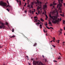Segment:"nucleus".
<instances>
[{"mask_svg":"<svg viewBox=\"0 0 65 65\" xmlns=\"http://www.w3.org/2000/svg\"><path fill=\"white\" fill-rule=\"evenodd\" d=\"M49 16L51 19H52L53 20H52V23L56 24V23L59 22V19H58L57 20V18L56 16H52L51 14H49Z\"/></svg>","mask_w":65,"mask_h":65,"instance_id":"nucleus-1","label":"nucleus"},{"mask_svg":"<svg viewBox=\"0 0 65 65\" xmlns=\"http://www.w3.org/2000/svg\"><path fill=\"white\" fill-rule=\"evenodd\" d=\"M0 24H1V26L0 25V28H1V29L2 28L4 29V28L5 27V26L4 25V23H3L1 21H0Z\"/></svg>","mask_w":65,"mask_h":65,"instance_id":"nucleus-2","label":"nucleus"},{"mask_svg":"<svg viewBox=\"0 0 65 65\" xmlns=\"http://www.w3.org/2000/svg\"><path fill=\"white\" fill-rule=\"evenodd\" d=\"M2 5V6H6L7 4L5 3H3V2H0V5Z\"/></svg>","mask_w":65,"mask_h":65,"instance_id":"nucleus-3","label":"nucleus"},{"mask_svg":"<svg viewBox=\"0 0 65 65\" xmlns=\"http://www.w3.org/2000/svg\"><path fill=\"white\" fill-rule=\"evenodd\" d=\"M38 3V5H39V4H42L40 2H39V0H37V3H36V4H37Z\"/></svg>","mask_w":65,"mask_h":65,"instance_id":"nucleus-4","label":"nucleus"},{"mask_svg":"<svg viewBox=\"0 0 65 65\" xmlns=\"http://www.w3.org/2000/svg\"><path fill=\"white\" fill-rule=\"evenodd\" d=\"M56 4L55 3V2H53V4H51L50 5V6H53V5H56Z\"/></svg>","mask_w":65,"mask_h":65,"instance_id":"nucleus-5","label":"nucleus"},{"mask_svg":"<svg viewBox=\"0 0 65 65\" xmlns=\"http://www.w3.org/2000/svg\"><path fill=\"white\" fill-rule=\"evenodd\" d=\"M9 7V9H11H11L12 7H11V6H10L9 4L8 5H7L6 7V8H7V7Z\"/></svg>","mask_w":65,"mask_h":65,"instance_id":"nucleus-6","label":"nucleus"},{"mask_svg":"<svg viewBox=\"0 0 65 65\" xmlns=\"http://www.w3.org/2000/svg\"><path fill=\"white\" fill-rule=\"evenodd\" d=\"M58 2H59V6L60 7H61L62 6V5L61 4V3L60 2V1L59 0Z\"/></svg>","mask_w":65,"mask_h":65,"instance_id":"nucleus-7","label":"nucleus"},{"mask_svg":"<svg viewBox=\"0 0 65 65\" xmlns=\"http://www.w3.org/2000/svg\"><path fill=\"white\" fill-rule=\"evenodd\" d=\"M41 23V22L40 23V22H38L37 23H36V25H37V26H38L39 25V24H40Z\"/></svg>","mask_w":65,"mask_h":65,"instance_id":"nucleus-8","label":"nucleus"},{"mask_svg":"<svg viewBox=\"0 0 65 65\" xmlns=\"http://www.w3.org/2000/svg\"><path fill=\"white\" fill-rule=\"evenodd\" d=\"M59 36H60L61 35V34H62V31H59Z\"/></svg>","mask_w":65,"mask_h":65,"instance_id":"nucleus-9","label":"nucleus"},{"mask_svg":"<svg viewBox=\"0 0 65 65\" xmlns=\"http://www.w3.org/2000/svg\"><path fill=\"white\" fill-rule=\"evenodd\" d=\"M19 5L20 6H21L22 5L21 2V1H20V0H19Z\"/></svg>","mask_w":65,"mask_h":65,"instance_id":"nucleus-10","label":"nucleus"},{"mask_svg":"<svg viewBox=\"0 0 65 65\" xmlns=\"http://www.w3.org/2000/svg\"><path fill=\"white\" fill-rule=\"evenodd\" d=\"M41 7H39V6H38V7L37 9H38V10L39 9H41Z\"/></svg>","mask_w":65,"mask_h":65,"instance_id":"nucleus-11","label":"nucleus"},{"mask_svg":"<svg viewBox=\"0 0 65 65\" xmlns=\"http://www.w3.org/2000/svg\"><path fill=\"white\" fill-rule=\"evenodd\" d=\"M55 38L54 37L53 38V42H55Z\"/></svg>","mask_w":65,"mask_h":65,"instance_id":"nucleus-12","label":"nucleus"},{"mask_svg":"<svg viewBox=\"0 0 65 65\" xmlns=\"http://www.w3.org/2000/svg\"><path fill=\"white\" fill-rule=\"evenodd\" d=\"M41 21L43 22L44 21V20L42 18H41Z\"/></svg>","mask_w":65,"mask_h":65,"instance_id":"nucleus-13","label":"nucleus"},{"mask_svg":"<svg viewBox=\"0 0 65 65\" xmlns=\"http://www.w3.org/2000/svg\"><path fill=\"white\" fill-rule=\"evenodd\" d=\"M63 46H65V42H63Z\"/></svg>","mask_w":65,"mask_h":65,"instance_id":"nucleus-14","label":"nucleus"},{"mask_svg":"<svg viewBox=\"0 0 65 65\" xmlns=\"http://www.w3.org/2000/svg\"><path fill=\"white\" fill-rule=\"evenodd\" d=\"M37 45V43H35L33 45V46H36Z\"/></svg>","mask_w":65,"mask_h":65,"instance_id":"nucleus-15","label":"nucleus"},{"mask_svg":"<svg viewBox=\"0 0 65 65\" xmlns=\"http://www.w3.org/2000/svg\"><path fill=\"white\" fill-rule=\"evenodd\" d=\"M40 28H42V24H40Z\"/></svg>","mask_w":65,"mask_h":65,"instance_id":"nucleus-16","label":"nucleus"},{"mask_svg":"<svg viewBox=\"0 0 65 65\" xmlns=\"http://www.w3.org/2000/svg\"><path fill=\"white\" fill-rule=\"evenodd\" d=\"M15 36L14 35H13L12 37H11L10 38H14V37H15Z\"/></svg>","mask_w":65,"mask_h":65,"instance_id":"nucleus-17","label":"nucleus"},{"mask_svg":"<svg viewBox=\"0 0 65 65\" xmlns=\"http://www.w3.org/2000/svg\"><path fill=\"white\" fill-rule=\"evenodd\" d=\"M44 8H47V6L46 5H44Z\"/></svg>","mask_w":65,"mask_h":65,"instance_id":"nucleus-18","label":"nucleus"},{"mask_svg":"<svg viewBox=\"0 0 65 65\" xmlns=\"http://www.w3.org/2000/svg\"><path fill=\"white\" fill-rule=\"evenodd\" d=\"M59 41H60V40H57V42L58 43H59Z\"/></svg>","mask_w":65,"mask_h":65,"instance_id":"nucleus-19","label":"nucleus"},{"mask_svg":"<svg viewBox=\"0 0 65 65\" xmlns=\"http://www.w3.org/2000/svg\"><path fill=\"white\" fill-rule=\"evenodd\" d=\"M14 28H12V32H14Z\"/></svg>","mask_w":65,"mask_h":65,"instance_id":"nucleus-20","label":"nucleus"},{"mask_svg":"<svg viewBox=\"0 0 65 65\" xmlns=\"http://www.w3.org/2000/svg\"><path fill=\"white\" fill-rule=\"evenodd\" d=\"M60 12L61 13H62V11L61 9H60Z\"/></svg>","mask_w":65,"mask_h":65,"instance_id":"nucleus-21","label":"nucleus"},{"mask_svg":"<svg viewBox=\"0 0 65 65\" xmlns=\"http://www.w3.org/2000/svg\"><path fill=\"white\" fill-rule=\"evenodd\" d=\"M49 23L50 24H51L52 22L50 21H49Z\"/></svg>","mask_w":65,"mask_h":65,"instance_id":"nucleus-22","label":"nucleus"},{"mask_svg":"<svg viewBox=\"0 0 65 65\" xmlns=\"http://www.w3.org/2000/svg\"><path fill=\"white\" fill-rule=\"evenodd\" d=\"M46 27L47 28H48V29H50V27H47V26H46Z\"/></svg>","mask_w":65,"mask_h":65,"instance_id":"nucleus-23","label":"nucleus"},{"mask_svg":"<svg viewBox=\"0 0 65 65\" xmlns=\"http://www.w3.org/2000/svg\"><path fill=\"white\" fill-rule=\"evenodd\" d=\"M31 4H32V5H34V2H32V3H31Z\"/></svg>","mask_w":65,"mask_h":65,"instance_id":"nucleus-24","label":"nucleus"},{"mask_svg":"<svg viewBox=\"0 0 65 65\" xmlns=\"http://www.w3.org/2000/svg\"><path fill=\"white\" fill-rule=\"evenodd\" d=\"M33 5L32 4V5H31V8H33Z\"/></svg>","mask_w":65,"mask_h":65,"instance_id":"nucleus-25","label":"nucleus"},{"mask_svg":"<svg viewBox=\"0 0 65 65\" xmlns=\"http://www.w3.org/2000/svg\"><path fill=\"white\" fill-rule=\"evenodd\" d=\"M63 24H65V21H64V20H63Z\"/></svg>","mask_w":65,"mask_h":65,"instance_id":"nucleus-26","label":"nucleus"},{"mask_svg":"<svg viewBox=\"0 0 65 65\" xmlns=\"http://www.w3.org/2000/svg\"><path fill=\"white\" fill-rule=\"evenodd\" d=\"M6 10H7V11H8V12H9L10 10H9L8 9H7Z\"/></svg>","mask_w":65,"mask_h":65,"instance_id":"nucleus-27","label":"nucleus"},{"mask_svg":"<svg viewBox=\"0 0 65 65\" xmlns=\"http://www.w3.org/2000/svg\"><path fill=\"white\" fill-rule=\"evenodd\" d=\"M45 16H46V18H48V17L47 16V15H45Z\"/></svg>","mask_w":65,"mask_h":65,"instance_id":"nucleus-28","label":"nucleus"},{"mask_svg":"<svg viewBox=\"0 0 65 65\" xmlns=\"http://www.w3.org/2000/svg\"><path fill=\"white\" fill-rule=\"evenodd\" d=\"M45 25L46 26H47V23H46V24L45 23Z\"/></svg>","mask_w":65,"mask_h":65,"instance_id":"nucleus-29","label":"nucleus"},{"mask_svg":"<svg viewBox=\"0 0 65 65\" xmlns=\"http://www.w3.org/2000/svg\"><path fill=\"white\" fill-rule=\"evenodd\" d=\"M6 25H8V22H6Z\"/></svg>","mask_w":65,"mask_h":65,"instance_id":"nucleus-30","label":"nucleus"},{"mask_svg":"<svg viewBox=\"0 0 65 65\" xmlns=\"http://www.w3.org/2000/svg\"><path fill=\"white\" fill-rule=\"evenodd\" d=\"M45 59V61L46 62V61H47V59Z\"/></svg>","mask_w":65,"mask_h":65,"instance_id":"nucleus-31","label":"nucleus"},{"mask_svg":"<svg viewBox=\"0 0 65 65\" xmlns=\"http://www.w3.org/2000/svg\"><path fill=\"white\" fill-rule=\"evenodd\" d=\"M60 6L59 4L57 5V7H59V6Z\"/></svg>","mask_w":65,"mask_h":65,"instance_id":"nucleus-32","label":"nucleus"},{"mask_svg":"<svg viewBox=\"0 0 65 65\" xmlns=\"http://www.w3.org/2000/svg\"><path fill=\"white\" fill-rule=\"evenodd\" d=\"M35 21H37L38 19H35Z\"/></svg>","mask_w":65,"mask_h":65,"instance_id":"nucleus-33","label":"nucleus"},{"mask_svg":"<svg viewBox=\"0 0 65 65\" xmlns=\"http://www.w3.org/2000/svg\"><path fill=\"white\" fill-rule=\"evenodd\" d=\"M2 47H3V46H0V49L2 48Z\"/></svg>","mask_w":65,"mask_h":65,"instance_id":"nucleus-34","label":"nucleus"},{"mask_svg":"<svg viewBox=\"0 0 65 65\" xmlns=\"http://www.w3.org/2000/svg\"><path fill=\"white\" fill-rule=\"evenodd\" d=\"M29 1H27V4L28 5H29Z\"/></svg>","mask_w":65,"mask_h":65,"instance_id":"nucleus-35","label":"nucleus"},{"mask_svg":"<svg viewBox=\"0 0 65 65\" xmlns=\"http://www.w3.org/2000/svg\"><path fill=\"white\" fill-rule=\"evenodd\" d=\"M27 5V3H25V5L24 6V7H25L26 5Z\"/></svg>","mask_w":65,"mask_h":65,"instance_id":"nucleus-36","label":"nucleus"},{"mask_svg":"<svg viewBox=\"0 0 65 65\" xmlns=\"http://www.w3.org/2000/svg\"><path fill=\"white\" fill-rule=\"evenodd\" d=\"M43 31L44 32H46L47 31H45V30L44 29H43Z\"/></svg>","mask_w":65,"mask_h":65,"instance_id":"nucleus-37","label":"nucleus"},{"mask_svg":"<svg viewBox=\"0 0 65 65\" xmlns=\"http://www.w3.org/2000/svg\"><path fill=\"white\" fill-rule=\"evenodd\" d=\"M40 12V11H38V14H39Z\"/></svg>","mask_w":65,"mask_h":65,"instance_id":"nucleus-38","label":"nucleus"},{"mask_svg":"<svg viewBox=\"0 0 65 65\" xmlns=\"http://www.w3.org/2000/svg\"><path fill=\"white\" fill-rule=\"evenodd\" d=\"M50 28H52V29H54L53 27H50Z\"/></svg>","mask_w":65,"mask_h":65,"instance_id":"nucleus-39","label":"nucleus"},{"mask_svg":"<svg viewBox=\"0 0 65 65\" xmlns=\"http://www.w3.org/2000/svg\"><path fill=\"white\" fill-rule=\"evenodd\" d=\"M34 18L35 19H36L37 18V17H34Z\"/></svg>","mask_w":65,"mask_h":65,"instance_id":"nucleus-40","label":"nucleus"},{"mask_svg":"<svg viewBox=\"0 0 65 65\" xmlns=\"http://www.w3.org/2000/svg\"><path fill=\"white\" fill-rule=\"evenodd\" d=\"M30 13H32V11H31V10H30Z\"/></svg>","mask_w":65,"mask_h":65,"instance_id":"nucleus-41","label":"nucleus"},{"mask_svg":"<svg viewBox=\"0 0 65 65\" xmlns=\"http://www.w3.org/2000/svg\"><path fill=\"white\" fill-rule=\"evenodd\" d=\"M36 14H37V15H39V14H38V13H37V12H36Z\"/></svg>","mask_w":65,"mask_h":65,"instance_id":"nucleus-42","label":"nucleus"},{"mask_svg":"<svg viewBox=\"0 0 65 65\" xmlns=\"http://www.w3.org/2000/svg\"><path fill=\"white\" fill-rule=\"evenodd\" d=\"M32 11V14H34V12L33 11Z\"/></svg>","mask_w":65,"mask_h":65,"instance_id":"nucleus-43","label":"nucleus"},{"mask_svg":"<svg viewBox=\"0 0 65 65\" xmlns=\"http://www.w3.org/2000/svg\"><path fill=\"white\" fill-rule=\"evenodd\" d=\"M60 58H61L60 56H59V58H58V59H60Z\"/></svg>","mask_w":65,"mask_h":65,"instance_id":"nucleus-44","label":"nucleus"},{"mask_svg":"<svg viewBox=\"0 0 65 65\" xmlns=\"http://www.w3.org/2000/svg\"><path fill=\"white\" fill-rule=\"evenodd\" d=\"M60 15L61 16H64L63 15H62L61 14H60Z\"/></svg>","mask_w":65,"mask_h":65,"instance_id":"nucleus-45","label":"nucleus"},{"mask_svg":"<svg viewBox=\"0 0 65 65\" xmlns=\"http://www.w3.org/2000/svg\"><path fill=\"white\" fill-rule=\"evenodd\" d=\"M54 47V48L55 47V46H54V45H52Z\"/></svg>","mask_w":65,"mask_h":65,"instance_id":"nucleus-46","label":"nucleus"},{"mask_svg":"<svg viewBox=\"0 0 65 65\" xmlns=\"http://www.w3.org/2000/svg\"><path fill=\"white\" fill-rule=\"evenodd\" d=\"M7 2L8 3V4L9 5V3L8 1H7Z\"/></svg>","mask_w":65,"mask_h":65,"instance_id":"nucleus-47","label":"nucleus"},{"mask_svg":"<svg viewBox=\"0 0 65 65\" xmlns=\"http://www.w3.org/2000/svg\"><path fill=\"white\" fill-rule=\"evenodd\" d=\"M27 11H26V10H25V12L26 13H27Z\"/></svg>","mask_w":65,"mask_h":65,"instance_id":"nucleus-48","label":"nucleus"},{"mask_svg":"<svg viewBox=\"0 0 65 65\" xmlns=\"http://www.w3.org/2000/svg\"><path fill=\"white\" fill-rule=\"evenodd\" d=\"M45 15H46V11H45Z\"/></svg>","mask_w":65,"mask_h":65,"instance_id":"nucleus-49","label":"nucleus"},{"mask_svg":"<svg viewBox=\"0 0 65 65\" xmlns=\"http://www.w3.org/2000/svg\"><path fill=\"white\" fill-rule=\"evenodd\" d=\"M17 1L18 3H19V1L18 0Z\"/></svg>","mask_w":65,"mask_h":65,"instance_id":"nucleus-50","label":"nucleus"},{"mask_svg":"<svg viewBox=\"0 0 65 65\" xmlns=\"http://www.w3.org/2000/svg\"><path fill=\"white\" fill-rule=\"evenodd\" d=\"M63 28L64 29V30H65V26L63 27Z\"/></svg>","mask_w":65,"mask_h":65,"instance_id":"nucleus-51","label":"nucleus"},{"mask_svg":"<svg viewBox=\"0 0 65 65\" xmlns=\"http://www.w3.org/2000/svg\"><path fill=\"white\" fill-rule=\"evenodd\" d=\"M42 14H44V12H43Z\"/></svg>","mask_w":65,"mask_h":65,"instance_id":"nucleus-52","label":"nucleus"},{"mask_svg":"<svg viewBox=\"0 0 65 65\" xmlns=\"http://www.w3.org/2000/svg\"><path fill=\"white\" fill-rule=\"evenodd\" d=\"M31 60H33V58H31Z\"/></svg>","mask_w":65,"mask_h":65,"instance_id":"nucleus-53","label":"nucleus"},{"mask_svg":"<svg viewBox=\"0 0 65 65\" xmlns=\"http://www.w3.org/2000/svg\"><path fill=\"white\" fill-rule=\"evenodd\" d=\"M61 18L60 19V21H61Z\"/></svg>","mask_w":65,"mask_h":65,"instance_id":"nucleus-54","label":"nucleus"},{"mask_svg":"<svg viewBox=\"0 0 65 65\" xmlns=\"http://www.w3.org/2000/svg\"><path fill=\"white\" fill-rule=\"evenodd\" d=\"M61 4H63V1H61Z\"/></svg>","mask_w":65,"mask_h":65,"instance_id":"nucleus-55","label":"nucleus"},{"mask_svg":"<svg viewBox=\"0 0 65 65\" xmlns=\"http://www.w3.org/2000/svg\"><path fill=\"white\" fill-rule=\"evenodd\" d=\"M54 62H57V61H56V60H54Z\"/></svg>","mask_w":65,"mask_h":65,"instance_id":"nucleus-56","label":"nucleus"},{"mask_svg":"<svg viewBox=\"0 0 65 65\" xmlns=\"http://www.w3.org/2000/svg\"><path fill=\"white\" fill-rule=\"evenodd\" d=\"M42 57L43 58H44V55H42Z\"/></svg>","mask_w":65,"mask_h":65,"instance_id":"nucleus-57","label":"nucleus"},{"mask_svg":"<svg viewBox=\"0 0 65 65\" xmlns=\"http://www.w3.org/2000/svg\"><path fill=\"white\" fill-rule=\"evenodd\" d=\"M60 30L61 31H62V29H60Z\"/></svg>","mask_w":65,"mask_h":65,"instance_id":"nucleus-58","label":"nucleus"},{"mask_svg":"<svg viewBox=\"0 0 65 65\" xmlns=\"http://www.w3.org/2000/svg\"><path fill=\"white\" fill-rule=\"evenodd\" d=\"M57 15H58V12H57Z\"/></svg>","mask_w":65,"mask_h":65,"instance_id":"nucleus-59","label":"nucleus"},{"mask_svg":"<svg viewBox=\"0 0 65 65\" xmlns=\"http://www.w3.org/2000/svg\"><path fill=\"white\" fill-rule=\"evenodd\" d=\"M38 21H39V22H40L41 21L40 20H38Z\"/></svg>","mask_w":65,"mask_h":65,"instance_id":"nucleus-60","label":"nucleus"},{"mask_svg":"<svg viewBox=\"0 0 65 65\" xmlns=\"http://www.w3.org/2000/svg\"><path fill=\"white\" fill-rule=\"evenodd\" d=\"M47 19V17H46V18H45V20H46Z\"/></svg>","mask_w":65,"mask_h":65,"instance_id":"nucleus-61","label":"nucleus"},{"mask_svg":"<svg viewBox=\"0 0 65 65\" xmlns=\"http://www.w3.org/2000/svg\"><path fill=\"white\" fill-rule=\"evenodd\" d=\"M29 5H28V6H27V7H29Z\"/></svg>","mask_w":65,"mask_h":65,"instance_id":"nucleus-62","label":"nucleus"},{"mask_svg":"<svg viewBox=\"0 0 65 65\" xmlns=\"http://www.w3.org/2000/svg\"><path fill=\"white\" fill-rule=\"evenodd\" d=\"M53 41V40L51 41L50 42H51V43H52V42Z\"/></svg>","mask_w":65,"mask_h":65,"instance_id":"nucleus-63","label":"nucleus"},{"mask_svg":"<svg viewBox=\"0 0 65 65\" xmlns=\"http://www.w3.org/2000/svg\"><path fill=\"white\" fill-rule=\"evenodd\" d=\"M26 57H27V58H28V56H26Z\"/></svg>","mask_w":65,"mask_h":65,"instance_id":"nucleus-64","label":"nucleus"}]
</instances>
